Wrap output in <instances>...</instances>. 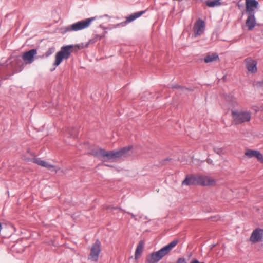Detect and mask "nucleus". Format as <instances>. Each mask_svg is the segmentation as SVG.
<instances>
[{
    "mask_svg": "<svg viewBox=\"0 0 263 263\" xmlns=\"http://www.w3.org/2000/svg\"><path fill=\"white\" fill-rule=\"evenodd\" d=\"M213 151L215 153L219 155H223L226 152L225 149L223 148L214 147Z\"/></svg>",
    "mask_w": 263,
    "mask_h": 263,
    "instance_id": "nucleus-21",
    "label": "nucleus"
},
{
    "mask_svg": "<svg viewBox=\"0 0 263 263\" xmlns=\"http://www.w3.org/2000/svg\"><path fill=\"white\" fill-rule=\"evenodd\" d=\"M23 159L25 161H29L30 160L29 158L26 157L25 156H24Z\"/></svg>",
    "mask_w": 263,
    "mask_h": 263,
    "instance_id": "nucleus-26",
    "label": "nucleus"
},
{
    "mask_svg": "<svg viewBox=\"0 0 263 263\" xmlns=\"http://www.w3.org/2000/svg\"><path fill=\"white\" fill-rule=\"evenodd\" d=\"M246 12L247 14H254L255 9L258 7V2L256 0H246Z\"/></svg>",
    "mask_w": 263,
    "mask_h": 263,
    "instance_id": "nucleus-11",
    "label": "nucleus"
},
{
    "mask_svg": "<svg viewBox=\"0 0 263 263\" xmlns=\"http://www.w3.org/2000/svg\"><path fill=\"white\" fill-rule=\"evenodd\" d=\"M133 148L132 146H128L119 151H106L101 148H97L92 149L89 153L96 157H102L104 161H116L123 157H126L129 154L130 150Z\"/></svg>",
    "mask_w": 263,
    "mask_h": 263,
    "instance_id": "nucleus-1",
    "label": "nucleus"
},
{
    "mask_svg": "<svg viewBox=\"0 0 263 263\" xmlns=\"http://www.w3.org/2000/svg\"><path fill=\"white\" fill-rule=\"evenodd\" d=\"M182 185H198V175H187L184 180L182 182Z\"/></svg>",
    "mask_w": 263,
    "mask_h": 263,
    "instance_id": "nucleus-15",
    "label": "nucleus"
},
{
    "mask_svg": "<svg viewBox=\"0 0 263 263\" xmlns=\"http://www.w3.org/2000/svg\"><path fill=\"white\" fill-rule=\"evenodd\" d=\"M27 153L28 155H29L31 156H33L34 155L31 153L30 151V149L28 148L27 151Z\"/></svg>",
    "mask_w": 263,
    "mask_h": 263,
    "instance_id": "nucleus-25",
    "label": "nucleus"
},
{
    "mask_svg": "<svg viewBox=\"0 0 263 263\" xmlns=\"http://www.w3.org/2000/svg\"><path fill=\"white\" fill-rule=\"evenodd\" d=\"M73 48L74 46L71 45L62 47L61 50L55 54L54 65L57 66L61 64L63 59H68L73 51Z\"/></svg>",
    "mask_w": 263,
    "mask_h": 263,
    "instance_id": "nucleus-5",
    "label": "nucleus"
},
{
    "mask_svg": "<svg viewBox=\"0 0 263 263\" xmlns=\"http://www.w3.org/2000/svg\"><path fill=\"white\" fill-rule=\"evenodd\" d=\"M248 17L246 21V26L248 27V30H252L256 25V19L254 14H247Z\"/></svg>",
    "mask_w": 263,
    "mask_h": 263,
    "instance_id": "nucleus-16",
    "label": "nucleus"
},
{
    "mask_svg": "<svg viewBox=\"0 0 263 263\" xmlns=\"http://www.w3.org/2000/svg\"><path fill=\"white\" fill-rule=\"evenodd\" d=\"M33 162L42 166L46 167L49 170L51 171H54L55 173H57L59 170V168H58L57 167L50 164L49 163L39 158H34L33 159Z\"/></svg>",
    "mask_w": 263,
    "mask_h": 263,
    "instance_id": "nucleus-13",
    "label": "nucleus"
},
{
    "mask_svg": "<svg viewBox=\"0 0 263 263\" xmlns=\"http://www.w3.org/2000/svg\"><path fill=\"white\" fill-rule=\"evenodd\" d=\"M101 242L98 240L92 245L88 258L89 260L95 262L98 261L99 256L101 251Z\"/></svg>",
    "mask_w": 263,
    "mask_h": 263,
    "instance_id": "nucleus-6",
    "label": "nucleus"
},
{
    "mask_svg": "<svg viewBox=\"0 0 263 263\" xmlns=\"http://www.w3.org/2000/svg\"><path fill=\"white\" fill-rule=\"evenodd\" d=\"M205 29V24L203 21L198 20L194 24V32L195 36L202 34Z\"/></svg>",
    "mask_w": 263,
    "mask_h": 263,
    "instance_id": "nucleus-14",
    "label": "nucleus"
},
{
    "mask_svg": "<svg viewBox=\"0 0 263 263\" xmlns=\"http://www.w3.org/2000/svg\"><path fill=\"white\" fill-rule=\"evenodd\" d=\"M178 239H174L159 251L151 253L146 257V263L158 262L163 257L168 254L170 251L178 244Z\"/></svg>",
    "mask_w": 263,
    "mask_h": 263,
    "instance_id": "nucleus-2",
    "label": "nucleus"
},
{
    "mask_svg": "<svg viewBox=\"0 0 263 263\" xmlns=\"http://www.w3.org/2000/svg\"><path fill=\"white\" fill-rule=\"evenodd\" d=\"M54 48L53 47L50 48L48 49V50L45 53V55L46 57H48L51 54H52L54 52Z\"/></svg>",
    "mask_w": 263,
    "mask_h": 263,
    "instance_id": "nucleus-23",
    "label": "nucleus"
},
{
    "mask_svg": "<svg viewBox=\"0 0 263 263\" xmlns=\"http://www.w3.org/2000/svg\"><path fill=\"white\" fill-rule=\"evenodd\" d=\"M219 57L217 54H212L206 55L204 59L205 63H210L219 61Z\"/></svg>",
    "mask_w": 263,
    "mask_h": 263,
    "instance_id": "nucleus-18",
    "label": "nucleus"
},
{
    "mask_svg": "<svg viewBox=\"0 0 263 263\" xmlns=\"http://www.w3.org/2000/svg\"><path fill=\"white\" fill-rule=\"evenodd\" d=\"M246 66L248 71L252 73H255L257 71V61L252 58H248L245 59Z\"/></svg>",
    "mask_w": 263,
    "mask_h": 263,
    "instance_id": "nucleus-12",
    "label": "nucleus"
},
{
    "mask_svg": "<svg viewBox=\"0 0 263 263\" xmlns=\"http://www.w3.org/2000/svg\"><path fill=\"white\" fill-rule=\"evenodd\" d=\"M68 137H74L77 135V130L75 129H68Z\"/></svg>",
    "mask_w": 263,
    "mask_h": 263,
    "instance_id": "nucleus-22",
    "label": "nucleus"
},
{
    "mask_svg": "<svg viewBox=\"0 0 263 263\" xmlns=\"http://www.w3.org/2000/svg\"><path fill=\"white\" fill-rule=\"evenodd\" d=\"M207 162L209 164H212V160H211V159H208L207 160Z\"/></svg>",
    "mask_w": 263,
    "mask_h": 263,
    "instance_id": "nucleus-27",
    "label": "nucleus"
},
{
    "mask_svg": "<svg viewBox=\"0 0 263 263\" xmlns=\"http://www.w3.org/2000/svg\"><path fill=\"white\" fill-rule=\"evenodd\" d=\"M250 241L253 243L263 241V229H255L250 237Z\"/></svg>",
    "mask_w": 263,
    "mask_h": 263,
    "instance_id": "nucleus-8",
    "label": "nucleus"
},
{
    "mask_svg": "<svg viewBox=\"0 0 263 263\" xmlns=\"http://www.w3.org/2000/svg\"><path fill=\"white\" fill-rule=\"evenodd\" d=\"M176 263H186V262L184 258H180L177 260Z\"/></svg>",
    "mask_w": 263,
    "mask_h": 263,
    "instance_id": "nucleus-24",
    "label": "nucleus"
},
{
    "mask_svg": "<svg viewBox=\"0 0 263 263\" xmlns=\"http://www.w3.org/2000/svg\"><path fill=\"white\" fill-rule=\"evenodd\" d=\"M191 263H199V262L197 260H195L192 261Z\"/></svg>",
    "mask_w": 263,
    "mask_h": 263,
    "instance_id": "nucleus-28",
    "label": "nucleus"
},
{
    "mask_svg": "<svg viewBox=\"0 0 263 263\" xmlns=\"http://www.w3.org/2000/svg\"><path fill=\"white\" fill-rule=\"evenodd\" d=\"M97 18V17H92L73 23L66 27L65 28V31H78L87 28Z\"/></svg>",
    "mask_w": 263,
    "mask_h": 263,
    "instance_id": "nucleus-4",
    "label": "nucleus"
},
{
    "mask_svg": "<svg viewBox=\"0 0 263 263\" xmlns=\"http://www.w3.org/2000/svg\"><path fill=\"white\" fill-rule=\"evenodd\" d=\"M144 12L145 11H142L131 14L129 16L126 18V22L128 23L133 21L136 18L141 16Z\"/></svg>",
    "mask_w": 263,
    "mask_h": 263,
    "instance_id": "nucleus-19",
    "label": "nucleus"
},
{
    "mask_svg": "<svg viewBox=\"0 0 263 263\" xmlns=\"http://www.w3.org/2000/svg\"><path fill=\"white\" fill-rule=\"evenodd\" d=\"M144 248V242L143 241H140L137 245V246L136 247V250H135V259L136 260L138 259L143 251Z\"/></svg>",
    "mask_w": 263,
    "mask_h": 263,
    "instance_id": "nucleus-17",
    "label": "nucleus"
},
{
    "mask_svg": "<svg viewBox=\"0 0 263 263\" xmlns=\"http://www.w3.org/2000/svg\"><path fill=\"white\" fill-rule=\"evenodd\" d=\"M205 4L209 7H214L219 6L221 4L220 0H208Z\"/></svg>",
    "mask_w": 263,
    "mask_h": 263,
    "instance_id": "nucleus-20",
    "label": "nucleus"
},
{
    "mask_svg": "<svg viewBox=\"0 0 263 263\" xmlns=\"http://www.w3.org/2000/svg\"><path fill=\"white\" fill-rule=\"evenodd\" d=\"M37 54L36 49H31L23 53L22 59L26 64H30L34 60V56Z\"/></svg>",
    "mask_w": 263,
    "mask_h": 263,
    "instance_id": "nucleus-9",
    "label": "nucleus"
},
{
    "mask_svg": "<svg viewBox=\"0 0 263 263\" xmlns=\"http://www.w3.org/2000/svg\"><path fill=\"white\" fill-rule=\"evenodd\" d=\"M129 214H130L132 217H135V215L133 214L129 213Z\"/></svg>",
    "mask_w": 263,
    "mask_h": 263,
    "instance_id": "nucleus-29",
    "label": "nucleus"
},
{
    "mask_svg": "<svg viewBox=\"0 0 263 263\" xmlns=\"http://www.w3.org/2000/svg\"><path fill=\"white\" fill-rule=\"evenodd\" d=\"M232 123L235 125L241 124L249 122L251 120V112L247 110H237L232 112Z\"/></svg>",
    "mask_w": 263,
    "mask_h": 263,
    "instance_id": "nucleus-3",
    "label": "nucleus"
},
{
    "mask_svg": "<svg viewBox=\"0 0 263 263\" xmlns=\"http://www.w3.org/2000/svg\"><path fill=\"white\" fill-rule=\"evenodd\" d=\"M245 156L248 158H255L258 161L263 163V155L258 151L247 149L245 152Z\"/></svg>",
    "mask_w": 263,
    "mask_h": 263,
    "instance_id": "nucleus-10",
    "label": "nucleus"
},
{
    "mask_svg": "<svg viewBox=\"0 0 263 263\" xmlns=\"http://www.w3.org/2000/svg\"><path fill=\"white\" fill-rule=\"evenodd\" d=\"M198 185L212 186L216 184V180L212 177L205 175H198Z\"/></svg>",
    "mask_w": 263,
    "mask_h": 263,
    "instance_id": "nucleus-7",
    "label": "nucleus"
}]
</instances>
